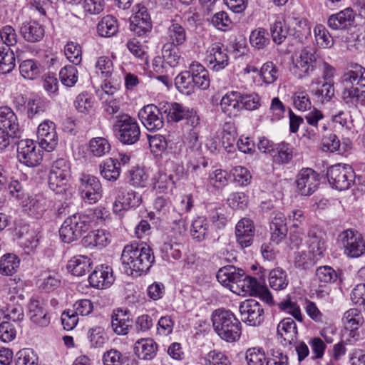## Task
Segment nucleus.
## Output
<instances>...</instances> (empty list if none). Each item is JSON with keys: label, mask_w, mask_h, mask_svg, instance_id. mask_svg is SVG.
<instances>
[{"label": "nucleus", "mask_w": 365, "mask_h": 365, "mask_svg": "<svg viewBox=\"0 0 365 365\" xmlns=\"http://www.w3.org/2000/svg\"><path fill=\"white\" fill-rule=\"evenodd\" d=\"M123 269L128 275H141L152 267L155 257L146 245L130 244L124 247L121 255Z\"/></svg>", "instance_id": "obj_1"}, {"label": "nucleus", "mask_w": 365, "mask_h": 365, "mask_svg": "<svg viewBox=\"0 0 365 365\" xmlns=\"http://www.w3.org/2000/svg\"><path fill=\"white\" fill-rule=\"evenodd\" d=\"M344 86L342 93L346 103L356 105L365 103V68L361 66L351 64L341 76Z\"/></svg>", "instance_id": "obj_2"}, {"label": "nucleus", "mask_w": 365, "mask_h": 365, "mask_svg": "<svg viewBox=\"0 0 365 365\" xmlns=\"http://www.w3.org/2000/svg\"><path fill=\"white\" fill-rule=\"evenodd\" d=\"M211 319L215 331L222 339L233 342L240 339L241 323L232 312L217 309L213 312Z\"/></svg>", "instance_id": "obj_3"}, {"label": "nucleus", "mask_w": 365, "mask_h": 365, "mask_svg": "<svg viewBox=\"0 0 365 365\" xmlns=\"http://www.w3.org/2000/svg\"><path fill=\"white\" fill-rule=\"evenodd\" d=\"M96 212L88 211V213H76L67 217L62 224L60 230V237L66 243H71L87 232L95 222Z\"/></svg>", "instance_id": "obj_4"}, {"label": "nucleus", "mask_w": 365, "mask_h": 365, "mask_svg": "<svg viewBox=\"0 0 365 365\" xmlns=\"http://www.w3.org/2000/svg\"><path fill=\"white\" fill-rule=\"evenodd\" d=\"M113 128L119 141L123 144L133 145L140 139L139 124L135 118L128 114L116 115Z\"/></svg>", "instance_id": "obj_5"}, {"label": "nucleus", "mask_w": 365, "mask_h": 365, "mask_svg": "<svg viewBox=\"0 0 365 365\" xmlns=\"http://www.w3.org/2000/svg\"><path fill=\"white\" fill-rule=\"evenodd\" d=\"M320 59L313 49L305 48L301 50L294 61L295 75L299 78L312 76L317 69Z\"/></svg>", "instance_id": "obj_6"}, {"label": "nucleus", "mask_w": 365, "mask_h": 365, "mask_svg": "<svg viewBox=\"0 0 365 365\" xmlns=\"http://www.w3.org/2000/svg\"><path fill=\"white\" fill-rule=\"evenodd\" d=\"M329 183L339 190H347L354 180V173L349 165L336 164L331 166L327 173Z\"/></svg>", "instance_id": "obj_7"}, {"label": "nucleus", "mask_w": 365, "mask_h": 365, "mask_svg": "<svg viewBox=\"0 0 365 365\" xmlns=\"http://www.w3.org/2000/svg\"><path fill=\"white\" fill-rule=\"evenodd\" d=\"M338 240L344 247V254L349 257H359L365 252V242L357 232L346 230L339 235Z\"/></svg>", "instance_id": "obj_8"}, {"label": "nucleus", "mask_w": 365, "mask_h": 365, "mask_svg": "<svg viewBox=\"0 0 365 365\" xmlns=\"http://www.w3.org/2000/svg\"><path fill=\"white\" fill-rule=\"evenodd\" d=\"M113 192L115 200L113 203V211L115 214H120L123 210L138 207L142 202L141 195L133 190H127L123 187H115Z\"/></svg>", "instance_id": "obj_9"}, {"label": "nucleus", "mask_w": 365, "mask_h": 365, "mask_svg": "<svg viewBox=\"0 0 365 365\" xmlns=\"http://www.w3.org/2000/svg\"><path fill=\"white\" fill-rule=\"evenodd\" d=\"M79 182V190L85 200L90 204H93L101 198L102 185L97 177L87 173H81Z\"/></svg>", "instance_id": "obj_10"}, {"label": "nucleus", "mask_w": 365, "mask_h": 365, "mask_svg": "<svg viewBox=\"0 0 365 365\" xmlns=\"http://www.w3.org/2000/svg\"><path fill=\"white\" fill-rule=\"evenodd\" d=\"M17 158L20 163L29 167H34L40 164L42 154L34 140L25 139L17 144Z\"/></svg>", "instance_id": "obj_11"}, {"label": "nucleus", "mask_w": 365, "mask_h": 365, "mask_svg": "<svg viewBox=\"0 0 365 365\" xmlns=\"http://www.w3.org/2000/svg\"><path fill=\"white\" fill-rule=\"evenodd\" d=\"M163 103L159 107L149 104L144 106L138 113V116L149 131L159 130L163 127L164 120L163 117V110L161 109Z\"/></svg>", "instance_id": "obj_12"}, {"label": "nucleus", "mask_w": 365, "mask_h": 365, "mask_svg": "<svg viewBox=\"0 0 365 365\" xmlns=\"http://www.w3.org/2000/svg\"><path fill=\"white\" fill-rule=\"evenodd\" d=\"M297 191L304 196L312 195L319 185V175L312 168L302 169L296 179Z\"/></svg>", "instance_id": "obj_13"}, {"label": "nucleus", "mask_w": 365, "mask_h": 365, "mask_svg": "<svg viewBox=\"0 0 365 365\" xmlns=\"http://www.w3.org/2000/svg\"><path fill=\"white\" fill-rule=\"evenodd\" d=\"M239 310L242 320L250 326H258L264 320V310L255 299H250L242 302Z\"/></svg>", "instance_id": "obj_14"}, {"label": "nucleus", "mask_w": 365, "mask_h": 365, "mask_svg": "<svg viewBox=\"0 0 365 365\" xmlns=\"http://www.w3.org/2000/svg\"><path fill=\"white\" fill-rule=\"evenodd\" d=\"M37 138L40 147L48 152L53 150L58 144L55 123L50 120L41 123L38 127Z\"/></svg>", "instance_id": "obj_15"}, {"label": "nucleus", "mask_w": 365, "mask_h": 365, "mask_svg": "<svg viewBox=\"0 0 365 365\" xmlns=\"http://www.w3.org/2000/svg\"><path fill=\"white\" fill-rule=\"evenodd\" d=\"M28 315L31 322L39 327H46L50 324V317L43 300L31 297L28 304Z\"/></svg>", "instance_id": "obj_16"}, {"label": "nucleus", "mask_w": 365, "mask_h": 365, "mask_svg": "<svg viewBox=\"0 0 365 365\" xmlns=\"http://www.w3.org/2000/svg\"><path fill=\"white\" fill-rule=\"evenodd\" d=\"M206 61L210 69L219 71L228 64L227 49L220 43L212 44L207 50Z\"/></svg>", "instance_id": "obj_17"}, {"label": "nucleus", "mask_w": 365, "mask_h": 365, "mask_svg": "<svg viewBox=\"0 0 365 365\" xmlns=\"http://www.w3.org/2000/svg\"><path fill=\"white\" fill-rule=\"evenodd\" d=\"M50 205V200L43 195L28 196L26 199L21 202L24 211L36 218L42 217Z\"/></svg>", "instance_id": "obj_18"}, {"label": "nucleus", "mask_w": 365, "mask_h": 365, "mask_svg": "<svg viewBox=\"0 0 365 365\" xmlns=\"http://www.w3.org/2000/svg\"><path fill=\"white\" fill-rule=\"evenodd\" d=\"M307 237L309 253L316 260L323 257L327 246L322 230L318 227L313 226L308 230Z\"/></svg>", "instance_id": "obj_19"}, {"label": "nucleus", "mask_w": 365, "mask_h": 365, "mask_svg": "<svg viewBox=\"0 0 365 365\" xmlns=\"http://www.w3.org/2000/svg\"><path fill=\"white\" fill-rule=\"evenodd\" d=\"M235 236L237 242L242 249L251 246L255 236L253 222L247 218L240 220L235 227Z\"/></svg>", "instance_id": "obj_20"}, {"label": "nucleus", "mask_w": 365, "mask_h": 365, "mask_svg": "<svg viewBox=\"0 0 365 365\" xmlns=\"http://www.w3.org/2000/svg\"><path fill=\"white\" fill-rule=\"evenodd\" d=\"M355 23V14L351 8H346L331 15L327 20L328 26L333 30L347 29Z\"/></svg>", "instance_id": "obj_21"}, {"label": "nucleus", "mask_w": 365, "mask_h": 365, "mask_svg": "<svg viewBox=\"0 0 365 365\" xmlns=\"http://www.w3.org/2000/svg\"><path fill=\"white\" fill-rule=\"evenodd\" d=\"M88 281L91 286L97 289L109 287L114 281L112 268L103 265L97 267L90 274Z\"/></svg>", "instance_id": "obj_22"}, {"label": "nucleus", "mask_w": 365, "mask_h": 365, "mask_svg": "<svg viewBox=\"0 0 365 365\" xmlns=\"http://www.w3.org/2000/svg\"><path fill=\"white\" fill-rule=\"evenodd\" d=\"M132 324L133 319L127 309H118L112 315V329L118 335L127 334Z\"/></svg>", "instance_id": "obj_23"}, {"label": "nucleus", "mask_w": 365, "mask_h": 365, "mask_svg": "<svg viewBox=\"0 0 365 365\" xmlns=\"http://www.w3.org/2000/svg\"><path fill=\"white\" fill-rule=\"evenodd\" d=\"M232 292L242 296L257 294L260 289L259 283L257 279L246 276L244 271L241 279H239L237 283L232 285Z\"/></svg>", "instance_id": "obj_24"}, {"label": "nucleus", "mask_w": 365, "mask_h": 365, "mask_svg": "<svg viewBox=\"0 0 365 365\" xmlns=\"http://www.w3.org/2000/svg\"><path fill=\"white\" fill-rule=\"evenodd\" d=\"M242 274L243 270L241 269L234 266H225L218 270L216 277L222 285L229 288L232 292V285L237 283Z\"/></svg>", "instance_id": "obj_25"}, {"label": "nucleus", "mask_w": 365, "mask_h": 365, "mask_svg": "<svg viewBox=\"0 0 365 365\" xmlns=\"http://www.w3.org/2000/svg\"><path fill=\"white\" fill-rule=\"evenodd\" d=\"M0 123L4 128L8 129L14 137L21 136V129L18 118L13 110L8 106L0 107Z\"/></svg>", "instance_id": "obj_26"}, {"label": "nucleus", "mask_w": 365, "mask_h": 365, "mask_svg": "<svg viewBox=\"0 0 365 365\" xmlns=\"http://www.w3.org/2000/svg\"><path fill=\"white\" fill-rule=\"evenodd\" d=\"M44 32L43 27L36 21L24 22L20 28L22 37L31 43L40 41L44 36Z\"/></svg>", "instance_id": "obj_27"}, {"label": "nucleus", "mask_w": 365, "mask_h": 365, "mask_svg": "<svg viewBox=\"0 0 365 365\" xmlns=\"http://www.w3.org/2000/svg\"><path fill=\"white\" fill-rule=\"evenodd\" d=\"M157 350V344L150 338L138 339L134 346L135 354L139 359L143 360L153 359L156 355Z\"/></svg>", "instance_id": "obj_28"}, {"label": "nucleus", "mask_w": 365, "mask_h": 365, "mask_svg": "<svg viewBox=\"0 0 365 365\" xmlns=\"http://www.w3.org/2000/svg\"><path fill=\"white\" fill-rule=\"evenodd\" d=\"M183 248V245L177 237L173 239L168 237L160 247V252L164 259L168 261L176 260L181 258Z\"/></svg>", "instance_id": "obj_29"}, {"label": "nucleus", "mask_w": 365, "mask_h": 365, "mask_svg": "<svg viewBox=\"0 0 365 365\" xmlns=\"http://www.w3.org/2000/svg\"><path fill=\"white\" fill-rule=\"evenodd\" d=\"M277 334L284 341V344H291L297 338L298 331L293 319H283L277 326Z\"/></svg>", "instance_id": "obj_30"}, {"label": "nucleus", "mask_w": 365, "mask_h": 365, "mask_svg": "<svg viewBox=\"0 0 365 365\" xmlns=\"http://www.w3.org/2000/svg\"><path fill=\"white\" fill-rule=\"evenodd\" d=\"M194 88L205 90L210 86L208 71L203 66L197 62H193L190 66Z\"/></svg>", "instance_id": "obj_31"}, {"label": "nucleus", "mask_w": 365, "mask_h": 365, "mask_svg": "<svg viewBox=\"0 0 365 365\" xmlns=\"http://www.w3.org/2000/svg\"><path fill=\"white\" fill-rule=\"evenodd\" d=\"M241 93L231 91L226 93L221 99L220 106L222 110L228 115H235L241 109Z\"/></svg>", "instance_id": "obj_32"}, {"label": "nucleus", "mask_w": 365, "mask_h": 365, "mask_svg": "<svg viewBox=\"0 0 365 365\" xmlns=\"http://www.w3.org/2000/svg\"><path fill=\"white\" fill-rule=\"evenodd\" d=\"M71 178L58 177L56 175H49L48 186L49 188L56 195H61L67 199L71 195V187L70 184Z\"/></svg>", "instance_id": "obj_33"}, {"label": "nucleus", "mask_w": 365, "mask_h": 365, "mask_svg": "<svg viewBox=\"0 0 365 365\" xmlns=\"http://www.w3.org/2000/svg\"><path fill=\"white\" fill-rule=\"evenodd\" d=\"M118 160L110 158L99 165L101 175L108 181H116L120 175L121 168L118 165Z\"/></svg>", "instance_id": "obj_34"}, {"label": "nucleus", "mask_w": 365, "mask_h": 365, "mask_svg": "<svg viewBox=\"0 0 365 365\" xmlns=\"http://www.w3.org/2000/svg\"><path fill=\"white\" fill-rule=\"evenodd\" d=\"M110 149V144L106 138L96 137L89 140L87 151L91 157L101 158L108 154Z\"/></svg>", "instance_id": "obj_35"}, {"label": "nucleus", "mask_w": 365, "mask_h": 365, "mask_svg": "<svg viewBox=\"0 0 365 365\" xmlns=\"http://www.w3.org/2000/svg\"><path fill=\"white\" fill-rule=\"evenodd\" d=\"M163 113L167 114L168 120L178 122L189 115L190 109L178 103H163L161 106Z\"/></svg>", "instance_id": "obj_36"}, {"label": "nucleus", "mask_w": 365, "mask_h": 365, "mask_svg": "<svg viewBox=\"0 0 365 365\" xmlns=\"http://www.w3.org/2000/svg\"><path fill=\"white\" fill-rule=\"evenodd\" d=\"M110 241V235L105 230H97L89 232L83 239L86 247H106Z\"/></svg>", "instance_id": "obj_37"}, {"label": "nucleus", "mask_w": 365, "mask_h": 365, "mask_svg": "<svg viewBox=\"0 0 365 365\" xmlns=\"http://www.w3.org/2000/svg\"><path fill=\"white\" fill-rule=\"evenodd\" d=\"M92 262L84 255H78L71 258L67 264V269L73 275L83 276L89 271Z\"/></svg>", "instance_id": "obj_38"}, {"label": "nucleus", "mask_w": 365, "mask_h": 365, "mask_svg": "<svg viewBox=\"0 0 365 365\" xmlns=\"http://www.w3.org/2000/svg\"><path fill=\"white\" fill-rule=\"evenodd\" d=\"M167 38L168 41L166 43L176 46H181L186 41L187 36L185 29L181 24L173 21L168 28Z\"/></svg>", "instance_id": "obj_39"}, {"label": "nucleus", "mask_w": 365, "mask_h": 365, "mask_svg": "<svg viewBox=\"0 0 365 365\" xmlns=\"http://www.w3.org/2000/svg\"><path fill=\"white\" fill-rule=\"evenodd\" d=\"M20 260L14 254H6L0 258V274L4 276H11L19 267Z\"/></svg>", "instance_id": "obj_40"}, {"label": "nucleus", "mask_w": 365, "mask_h": 365, "mask_svg": "<svg viewBox=\"0 0 365 365\" xmlns=\"http://www.w3.org/2000/svg\"><path fill=\"white\" fill-rule=\"evenodd\" d=\"M270 228L272 230L271 240L275 244L282 242L287 234V227L281 214L274 218Z\"/></svg>", "instance_id": "obj_41"}, {"label": "nucleus", "mask_w": 365, "mask_h": 365, "mask_svg": "<svg viewBox=\"0 0 365 365\" xmlns=\"http://www.w3.org/2000/svg\"><path fill=\"white\" fill-rule=\"evenodd\" d=\"M16 66L15 54L9 48H0V74L11 73Z\"/></svg>", "instance_id": "obj_42"}, {"label": "nucleus", "mask_w": 365, "mask_h": 365, "mask_svg": "<svg viewBox=\"0 0 365 365\" xmlns=\"http://www.w3.org/2000/svg\"><path fill=\"white\" fill-rule=\"evenodd\" d=\"M209 223L206 218L197 217L192 223L190 233L193 239L198 242L204 240L208 235Z\"/></svg>", "instance_id": "obj_43"}, {"label": "nucleus", "mask_w": 365, "mask_h": 365, "mask_svg": "<svg viewBox=\"0 0 365 365\" xmlns=\"http://www.w3.org/2000/svg\"><path fill=\"white\" fill-rule=\"evenodd\" d=\"M118 30L117 20L110 15L103 17L97 26L98 33L103 37L113 36L118 32Z\"/></svg>", "instance_id": "obj_44"}, {"label": "nucleus", "mask_w": 365, "mask_h": 365, "mask_svg": "<svg viewBox=\"0 0 365 365\" xmlns=\"http://www.w3.org/2000/svg\"><path fill=\"white\" fill-rule=\"evenodd\" d=\"M162 56L163 61L171 67L179 65L181 56L178 46L165 43L162 48Z\"/></svg>", "instance_id": "obj_45"}, {"label": "nucleus", "mask_w": 365, "mask_h": 365, "mask_svg": "<svg viewBox=\"0 0 365 365\" xmlns=\"http://www.w3.org/2000/svg\"><path fill=\"white\" fill-rule=\"evenodd\" d=\"M175 83L178 91L182 93L190 95L194 92L195 88L190 69L178 74L175 79Z\"/></svg>", "instance_id": "obj_46"}, {"label": "nucleus", "mask_w": 365, "mask_h": 365, "mask_svg": "<svg viewBox=\"0 0 365 365\" xmlns=\"http://www.w3.org/2000/svg\"><path fill=\"white\" fill-rule=\"evenodd\" d=\"M293 158L292 146L287 143H281L276 148V153L273 155V162L282 165L289 163Z\"/></svg>", "instance_id": "obj_47"}, {"label": "nucleus", "mask_w": 365, "mask_h": 365, "mask_svg": "<svg viewBox=\"0 0 365 365\" xmlns=\"http://www.w3.org/2000/svg\"><path fill=\"white\" fill-rule=\"evenodd\" d=\"M278 67L272 61L264 63L259 70V76L266 84L274 83L279 78Z\"/></svg>", "instance_id": "obj_48"}, {"label": "nucleus", "mask_w": 365, "mask_h": 365, "mask_svg": "<svg viewBox=\"0 0 365 365\" xmlns=\"http://www.w3.org/2000/svg\"><path fill=\"white\" fill-rule=\"evenodd\" d=\"M287 275L282 269H275L270 272L269 283L270 287L275 290H282L288 285Z\"/></svg>", "instance_id": "obj_49"}, {"label": "nucleus", "mask_w": 365, "mask_h": 365, "mask_svg": "<svg viewBox=\"0 0 365 365\" xmlns=\"http://www.w3.org/2000/svg\"><path fill=\"white\" fill-rule=\"evenodd\" d=\"M88 338L92 347H102L107 341L105 330L100 326L90 328L88 331Z\"/></svg>", "instance_id": "obj_50"}, {"label": "nucleus", "mask_w": 365, "mask_h": 365, "mask_svg": "<svg viewBox=\"0 0 365 365\" xmlns=\"http://www.w3.org/2000/svg\"><path fill=\"white\" fill-rule=\"evenodd\" d=\"M250 42L255 48L262 49L269 43V34L263 28L255 29L250 34Z\"/></svg>", "instance_id": "obj_51"}, {"label": "nucleus", "mask_w": 365, "mask_h": 365, "mask_svg": "<svg viewBox=\"0 0 365 365\" xmlns=\"http://www.w3.org/2000/svg\"><path fill=\"white\" fill-rule=\"evenodd\" d=\"M346 328L351 331L356 330L364 322L363 317L356 309L346 311L343 317Z\"/></svg>", "instance_id": "obj_52"}, {"label": "nucleus", "mask_w": 365, "mask_h": 365, "mask_svg": "<svg viewBox=\"0 0 365 365\" xmlns=\"http://www.w3.org/2000/svg\"><path fill=\"white\" fill-rule=\"evenodd\" d=\"M284 24V19L278 17L270 28L273 41L277 44L282 43L288 34V29Z\"/></svg>", "instance_id": "obj_53"}, {"label": "nucleus", "mask_w": 365, "mask_h": 365, "mask_svg": "<svg viewBox=\"0 0 365 365\" xmlns=\"http://www.w3.org/2000/svg\"><path fill=\"white\" fill-rule=\"evenodd\" d=\"M61 83L67 86H73L78 81V71L74 66H66L59 72Z\"/></svg>", "instance_id": "obj_54"}, {"label": "nucleus", "mask_w": 365, "mask_h": 365, "mask_svg": "<svg viewBox=\"0 0 365 365\" xmlns=\"http://www.w3.org/2000/svg\"><path fill=\"white\" fill-rule=\"evenodd\" d=\"M153 207L158 217L163 220L169 216V214L173 210L171 202L168 198L160 196L155 198L153 202Z\"/></svg>", "instance_id": "obj_55"}, {"label": "nucleus", "mask_w": 365, "mask_h": 365, "mask_svg": "<svg viewBox=\"0 0 365 365\" xmlns=\"http://www.w3.org/2000/svg\"><path fill=\"white\" fill-rule=\"evenodd\" d=\"M21 243L29 250H33L38 245V239L36 232L29 227H24L20 233Z\"/></svg>", "instance_id": "obj_56"}, {"label": "nucleus", "mask_w": 365, "mask_h": 365, "mask_svg": "<svg viewBox=\"0 0 365 365\" xmlns=\"http://www.w3.org/2000/svg\"><path fill=\"white\" fill-rule=\"evenodd\" d=\"M19 71L24 78L30 80L36 78L40 73L36 63L31 59L25 60L20 63Z\"/></svg>", "instance_id": "obj_57"}, {"label": "nucleus", "mask_w": 365, "mask_h": 365, "mask_svg": "<svg viewBox=\"0 0 365 365\" xmlns=\"http://www.w3.org/2000/svg\"><path fill=\"white\" fill-rule=\"evenodd\" d=\"M149 180V175L141 168H134L130 171V182L132 185L138 187H145Z\"/></svg>", "instance_id": "obj_58"}, {"label": "nucleus", "mask_w": 365, "mask_h": 365, "mask_svg": "<svg viewBox=\"0 0 365 365\" xmlns=\"http://www.w3.org/2000/svg\"><path fill=\"white\" fill-rule=\"evenodd\" d=\"M26 113L29 118L43 113L46 108L45 102L40 98H29L26 103Z\"/></svg>", "instance_id": "obj_59"}, {"label": "nucleus", "mask_w": 365, "mask_h": 365, "mask_svg": "<svg viewBox=\"0 0 365 365\" xmlns=\"http://www.w3.org/2000/svg\"><path fill=\"white\" fill-rule=\"evenodd\" d=\"M278 307L280 310L291 314L298 322H303V316L299 306L296 302L290 300V299H287L279 302Z\"/></svg>", "instance_id": "obj_60"}, {"label": "nucleus", "mask_w": 365, "mask_h": 365, "mask_svg": "<svg viewBox=\"0 0 365 365\" xmlns=\"http://www.w3.org/2000/svg\"><path fill=\"white\" fill-rule=\"evenodd\" d=\"M267 357L262 348H250L246 351V360L248 365H264Z\"/></svg>", "instance_id": "obj_61"}, {"label": "nucleus", "mask_w": 365, "mask_h": 365, "mask_svg": "<svg viewBox=\"0 0 365 365\" xmlns=\"http://www.w3.org/2000/svg\"><path fill=\"white\" fill-rule=\"evenodd\" d=\"M163 220H166L173 225L172 228L177 235L180 236L186 230L185 220L182 218V215L175 212L174 210L171 211L168 217Z\"/></svg>", "instance_id": "obj_62"}, {"label": "nucleus", "mask_w": 365, "mask_h": 365, "mask_svg": "<svg viewBox=\"0 0 365 365\" xmlns=\"http://www.w3.org/2000/svg\"><path fill=\"white\" fill-rule=\"evenodd\" d=\"M64 53L68 60L75 65H78L82 60L81 48L79 44L73 41L67 43L64 48Z\"/></svg>", "instance_id": "obj_63"}, {"label": "nucleus", "mask_w": 365, "mask_h": 365, "mask_svg": "<svg viewBox=\"0 0 365 365\" xmlns=\"http://www.w3.org/2000/svg\"><path fill=\"white\" fill-rule=\"evenodd\" d=\"M317 43L322 48H329L333 45V38L329 31L322 25L314 29Z\"/></svg>", "instance_id": "obj_64"}]
</instances>
